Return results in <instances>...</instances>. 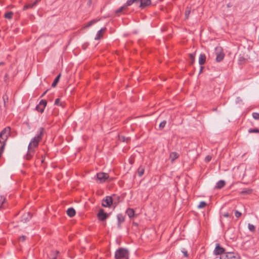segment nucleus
<instances>
[{"mask_svg":"<svg viewBox=\"0 0 259 259\" xmlns=\"http://www.w3.org/2000/svg\"><path fill=\"white\" fill-rule=\"evenodd\" d=\"M44 131V128L40 127L39 134L34 137L28 145V151L25 157L26 159L29 160L33 156L35 151L34 148L37 147L39 142L41 141Z\"/></svg>","mask_w":259,"mask_h":259,"instance_id":"nucleus-1","label":"nucleus"},{"mask_svg":"<svg viewBox=\"0 0 259 259\" xmlns=\"http://www.w3.org/2000/svg\"><path fill=\"white\" fill-rule=\"evenodd\" d=\"M116 259H128V251L123 248L117 250L115 253Z\"/></svg>","mask_w":259,"mask_h":259,"instance_id":"nucleus-2","label":"nucleus"},{"mask_svg":"<svg viewBox=\"0 0 259 259\" xmlns=\"http://www.w3.org/2000/svg\"><path fill=\"white\" fill-rule=\"evenodd\" d=\"M10 127L5 128L0 133V143L6 142L10 135Z\"/></svg>","mask_w":259,"mask_h":259,"instance_id":"nucleus-3","label":"nucleus"},{"mask_svg":"<svg viewBox=\"0 0 259 259\" xmlns=\"http://www.w3.org/2000/svg\"><path fill=\"white\" fill-rule=\"evenodd\" d=\"M220 259H240L239 256L233 252H227L222 255Z\"/></svg>","mask_w":259,"mask_h":259,"instance_id":"nucleus-4","label":"nucleus"},{"mask_svg":"<svg viewBox=\"0 0 259 259\" xmlns=\"http://www.w3.org/2000/svg\"><path fill=\"white\" fill-rule=\"evenodd\" d=\"M216 61L218 62L222 61L224 58V54L221 47L215 48Z\"/></svg>","mask_w":259,"mask_h":259,"instance_id":"nucleus-5","label":"nucleus"},{"mask_svg":"<svg viewBox=\"0 0 259 259\" xmlns=\"http://www.w3.org/2000/svg\"><path fill=\"white\" fill-rule=\"evenodd\" d=\"M113 203V199L111 196H106L105 199H103L102 202V205L103 207H109Z\"/></svg>","mask_w":259,"mask_h":259,"instance_id":"nucleus-6","label":"nucleus"},{"mask_svg":"<svg viewBox=\"0 0 259 259\" xmlns=\"http://www.w3.org/2000/svg\"><path fill=\"white\" fill-rule=\"evenodd\" d=\"M47 102L46 100H41L40 101L39 104L36 106L35 108L38 111L40 112V113H42L45 107L47 105Z\"/></svg>","mask_w":259,"mask_h":259,"instance_id":"nucleus-7","label":"nucleus"},{"mask_svg":"<svg viewBox=\"0 0 259 259\" xmlns=\"http://www.w3.org/2000/svg\"><path fill=\"white\" fill-rule=\"evenodd\" d=\"M225 253V249L222 247L219 244H217L214 250V254L215 255H220V257H221L222 255Z\"/></svg>","mask_w":259,"mask_h":259,"instance_id":"nucleus-8","label":"nucleus"},{"mask_svg":"<svg viewBox=\"0 0 259 259\" xmlns=\"http://www.w3.org/2000/svg\"><path fill=\"white\" fill-rule=\"evenodd\" d=\"M109 216V214L104 212V209H100L97 214L98 219L101 221H105Z\"/></svg>","mask_w":259,"mask_h":259,"instance_id":"nucleus-9","label":"nucleus"},{"mask_svg":"<svg viewBox=\"0 0 259 259\" xmlns=\"http://www.w3.org/2000/svg\"><path fill=\"white\" fill-rule=\"evenodd\" d=\"M97 177L98 180H100L101 183H103L109 178L108 174L104 172H100L97 174Z\"/></svg>","mask_w":259,"mask_h":259,"instance_id":"nucleus-10","label":"nucleus"},{"mask_svg":"<svg viewBox=\"0 0 259 259\" xmlns=\"http://www.w3.org/2000/svg\"><path fill=\"white\" fill-rule=\"evenodd\" d=\"M140 7L141 8H144L146 7L150 6L151 4V0H140Z\"/></svg>","mask_w":259,"mask_h":259,"instance_id":"nucleus-11","label":"nucleus"},{"mask_svg":"<svg viewBox=\"0 0 259 259\" xmlns=\"http://www.w3.org/2000/svg\"><path fill=\"white\" fill-rule=\"evenodd\" d=\"M32 215L30 212L25 213L22 217L21 221L23 222H26L31 218Z\"/></svg>","mask_w":259,"mask_h":259,"instance_id":"nucleus-12","label":"nucleus"},{"mask_svg":"<svg viewBox=\"0 0 259 259\" xmlns=\"http://www.w3.org/2000/svg\"><path fill=\"white\" fill-rule=\"evenodd\" d=\"M206 56L204 54H201L199 57V64L203 65L205 63Z\"/></svg>","mask_w":259,"mask_h":259,"instance_id":"nucleus-13","label":"nucleus"},{"mask_svg":"<svg viewBox=\"0 0 259 259\" xmlns=\"http://www.w3.org/2000/svg\"><path fill=\"white\" fill-rule=\"evenodd\" d=\"M179 156V154L176 152H172L170 153L169 159L171 162H173L176 159L178 158Z\"/></svg>","mask_w":259,"mask_h":259,"instance_id":"nucleus-14","label":"nucleus"},{"mask_svg":"<svg viewBox=\"0 0 259 259\" xmlns=\"http://www.w3.org/2000/svg\"><path fill=\"white\" fill-rule=\"evenodd\" d=\"M106 30V28H102L100 30H99L95 37V39L98 40L100 39L102 37V32H104Z\"/></svg>","mask_w":259,"mask_h":259,"instance_id":"nucleus-15","label":"nucleus"},{"mask_svg":"<svg viewBox=\"0 0 259 259\" xmlns=\"http://www.w3.org/2000/svg\"><path fill=\"white\" fill-rule=\"evenodd\" d=\"M75 213L76 212L75 209L72 207L68 208L67 210V214L70 217H74L75 214Z\"/></svg>","mask_w":259,"mask_h":259,"instance_id":"nucleus-16","label":"nucleus"},{"mask_svg":"<svg viewBox=\"0 0 259 259\" xmlns=\"http://www.w3.org/2000/svg\"><path fill=\"white\" fill-rule=\"evenodd\" d=\"M225 184H226V182L225 181L220 180L217 183V185H216L215 188L220 189L222 188L223 187H224V186L225 185Z\"/></svg>","mask_w":259,"mask_h":259,"instance_id":"nucleus-17","label":"nucleus"},{"mask_svg":"<svg viewBox=\"0 0 259 259\" xmlns=\"http://www.w3.org/2000/svg\"><path fill=\"white\" fill-rule=\"evenodd\" d=\"M118 220V227H120V224L124 221V218L121 214H118L117 215Z\"/></svg>","mask_w":259,"mask_h":259,"instance_id":"nucleus-18","label":"nucleus"},{"mask_svg":"<svg viewBox=\"0 0 259 259\" xmlns=\"http://www.w3.org/2000/svg\"><path fill=\"white\" fill-rule=\"evenodd\" d=\"M126 213L130 218H133L135 215L134 210L132 208H128L126 211Z\"/></svg>","mask_w":259,"mask_h":259,"instance_id":"nucleus-19","label":"nucleus"},{"mask_svg":"<svg viewBox=\"0 0 259 259\" xmlns=\"http://www.w3.org/2000/svg\"><path fill=\"white\" fill-rule=\"evenodd\" d=\"M140 0H127L126 3V6H130L133 4H138L140 3Z\"/></svg>","mask_w":259,"mask_h":259,"instance_id":"nucleus-20","label":"nucleus"},{"mask_svg":"<svg viewBox=\"0 0 259 259\" xmlns=\"http://www.w3.org/2000/svg\"><path fill=\"white\" fill-rule=\"evenodd\" d=\"M36 4H37V3H35V1H34L33 2H32L31 3H29V4H27V5H26L24 7L23 9L24 10H26L27 9L32 8L33 7H34L35 6H36Z\"/></svg>","mask_w":259,"mask_h":259,"instance_id":"nucleus-21","label":"nucleus"},{"mask_svg":"<svg viewBox=\"0 0 259 259\" xmlns=\"http://www.w3.org/2000/svg\"><path fill=\"white\" fill-rule=\"evenodd\" d=\"M118 140L123 142L127 143L130 140V138L128 137L126 138L123 136H118Z\"/></svg>","mask_w":259,"mask_h":259,"instance_id":"nucleus-22","label":"nucleus"},{"mask_svg":"<svg viewBox=\"0 0 259 259\" xmlns=\"http://www.w3.org/2000/svg\"><path fill=\"white\" fill-rule=\"evenodd\" d=\"M59 253L58 251H52L51 254H50V256L49 259H56L57 255Z\"/></svg>","mask_w":259,"mask_h":259,"instance_id":"nucleus-23","label":"nucleus"},{"mask_svg":"<svg viewBox=\"0 0 259 259\" xmlns=\"http://www.w3.org/2000/svg\"><path fill=\"white\" fill-rule=\"evenodd\" d=\"M60 76H61V74H58L57 76V77L55 78V79H54L53 82L52 84V87L54 88V87H55L56 86V85L57 84L58 82L59 81V79H60Z\"/></svg>","mask_w":259,"mask_h":259,"instance_id":"nucleus-24","label":"nucleus"},{"mask_svg":"<svg viewBox=\"0 0 259 259\" xmlns=\"http://www.w3.org/2000/svg\"><path fill=\"white\" fill-rule=\"evenodd\" d=\"M144 168L143 166H140L137 170V174L139 177H141L144 173Z\"/></svg>","mask_w":259,"mask_h":259,"instance_id":"nucleus-25","label":"nucleus"},{"mask_svg":"<svg viewBox=\"0 0 259 259\" xmlns=\"http://www.w3.org/2000/svg\"><path fill=\"white\" fill-rule=\"evenodd\" d=\"M252 190L251 189H245L241 192L242 194H250L252 193Z\"/></svg>","mask_w":259,"mask_h":259,"instance_id":"nucleus-26","label":"nucleus"},{"mask_svg":"<svg viewBox=\"0 0 259 259\" xmlns=\"http://www.w3.org/2000/svg\"><path fill=\"white\" fill-rule=\"evenodd\" d=\"M195 53L189 54V58L190 59V63L191 64H193L195 61Z\"/></svg>","mask_w":259,"mask_h":259,"instance_id":"nucleus-27","label":"nucleus"},{"mask_svg":"<svg viewBox=\"0 0 259 259\" xmlns=\"http://www.w3.org/2000/svg\"><path fill=\"white\" fill-rule=\"evenodd\" d=\"M13 15V13L12 12H8L5 14V17L8 19H11Z\"/></svg>","mask_w":259,"mask_h":259,"instance_id":"nucleus-28","label":"nucleus"},{"mask_svg":"<svg viewBox=\"0 0 259 259\" xmlns=\"http://www.w3.org/2000/svg\"><path fill=\"white\" fill-rule=\"evenodd\" d=\"M98 21H99V20H97V19H94V20H92V21H91L90 22H89L88 23V24L85 26V28H88L89 27H90L91 26H92L93 24L96 23Z\"/></svg>","mask_w":259,"mask_h":259,"instance_id":"nucleus-29","label":"nucleus"},{"mask_svg":"<svg viewBox=\"0 0 259 259\" xmlns=\"http://www.w3.org/2000/svg\"><path fill=\"white\" fill-rule=\"evenodd\" d=\"M248 229L251 231V232H254L255 230V226L252 225V224H248Z\"/></svg>","mask_w":259,"mask_h":259,"instance_id":"nucleus-30","label":"nucleus"},{"mask_svg":"<svg viewBox=\"0 0 259 259\" xmlns=\"http://www.w3.org/2000/svg\"><path fill=\"white\" fill-rule=\"evenodd\" d=\"M207 204L205 201H201L198 206L199 208H204L206 206Z\"/></svg>","mask_w":259,"mask_h":259,"instance_id":"nucleus-31","label":"nucleus"},{"mask_svg":"<svg viewBox=\"0 0 259 259\" xmlns=\"http://www.w3.org/2000/svg\"><path fill=\"white\" fill-rule=\"evenodd\" d=\"M190 13H191L190 9L189 8H187L186 11H185V18L186 19L188 18L189 15L190 14Z\"/></svg>","mask_w":259,"mask_h":259,"instance_id":"nucleus-32","label":"nucleus"},{"mask_svg":"<svg viewBox=\"0 0 259 259\" xmlns=\"http://www.w3.org/2000/svg\"><path fill=\"white\" fill-rule=\"evenodd\" d=\"M5 198L3 196L0 195V208L3 206V204L4 203L5 201Z\"/></svg>","mask_w":259,"mask_h":259,"instance_id":"nucleus-33","label":"nucleus"},{"mask_svg":"<svg viewBox=\"0 0 259 259\" xmlns=\"http://www.w3.org/2000/svg\"><path fill=\"white\" fill-rule=\"evenodd\" d=\"M166 123V120H163V121H162V122L159 124V128L160 130L163 129V128L164 127V126H165Z\"/></svg>","mask_w":259,"mask_h":259,"instance_id":"nucleus-34","label":"nucleus"},{"mask_svg":"<svg viewBox=\"0 0 259 259\" xmlns=\"http://www.w3.org/2000/svg\"><path fill=\"white\" fill-rule=\"evenodd\" d=\"M2 145V146L1 147V149H0V157H1L3 152H4V149H5V142H4V143H1Z\"/></svg>","mask_w":259,"mask_h":259,"instance_id":"nucleus-35","label":"nucleus"},{"mask_svg":"<svg viewBox=\"0 0 259 259\" xmlns=\"http://www.w3.org/2000/svg\"><path fill=\"white\" fill-rule=\"evenodd\" d=\"M253 118L254 119L258 120L259 119V113L257 112H253L252 114Z\"/></svg>","mask_w":259,"mask_h":259,"instance_id":"nucleus-36","label":"nucleus"},{"mask_svg":"<svg viewBox=\"0 0 259 259\" xmlns=\"http://www.w3.org/2000/svg\"><path fill=\"white\" fill-rule=\"evenodd\" d=\"M245 59L243 56H239L238 58V62L240 64H242L244 62Z\"/></svg>","mask_w":259,"mask_h":259,"instance_id":"nucleus-37","label":"nucleus"},{"mask_svg":"<svg viewBox=\"0 0 259 259\" xmlns=\"http://www.w3.org/2000/svg\"><path fill=\"white\" fill-rule=\"evenodd\" d=\"M248 132L250 133H259V130L257 128L249 129Z\"/></svg>","mask_w":259,"mask_h":259,"instance_id":"nucleus-38","label":"nucleus"},{"mask_svg":"<svg viewBox=\"0 0 259 259\" xmlns=\"http://www.w3.org/2000/svg\"><path fill=\"white\" fill-rule=\"evenodd\" d=\"M127 6H126V4H125L124 6L120 7V8H119L118 9H117L116 11V13H119L121 12L122 11V10L125 8Z\"/></svg>","mask_w":259,"mask_h":259,"instance_id":"nucleus-39","label":"nucleus"},{"mask_svg":"<svg viewBox=\"0 0 259 259\" xmlns=\"http://www.w3.org/2000/svg\"><path fill=\"white\" fill-rule=\"evenodd\" d=\"M3 99L4 100V105L5 106L6 101H8V96L5 94L3 96Z\"/></svg>","mask_w":259,"mask_h":259,"instance_id":"nucleus-40","label":"nucleus"},{"mask_svg":"<svg viewBox=\"0 0 259 259\" xmlns=\"http://www.w3.org/2000/svg\"><path fill=\"white\" fill-rule=\"evenodd\" d=\"M235 215L236 218H239L241 215V213L238 210H235Z\"/></svg>","mask_w":259,"mask_h":259,"instance_id":"nucleus-41","label":"nucleus"},{"mask_svg":"<svg viewBox=\"0 0 259 259\" xmlns=\"http://www.w3.org/2000/svg\"><path fill=\"white\" fill-rule=\"evenodd\" d=\"M211 159V157L210 156H207L205 158V160L206 162H209V161H210V160Z\"/></svg>","mask_w":259,"mask_h":259,"instance_id":"nucleus-42","label":"nucleus"},{"mask_svg":"<svg viewBox=\"0 0 259 259\" xmlns=\"http://www.w3.org/2000/svg\"><path fill=\"white\" fill-rule=\"evenodd\" d=\"M55 104L56 105H61V104L60 103V99H57L55 100Z\"/></svg>","mask_w":259,"mask_h":259,"instance_id":"nucleus-43","label":"nucleus"},{"mask_svg":"<svg viewBox=\"0 0 259 259\" xmlns=\"http://www.w3.org/2000/svg\"><path fill=\"white\" fill-rule=\"evenodd\" d=\"M25 238H26L25 236L23 235V236L20 237L19 241H24L25 240Z\"/></svg>","mask_w":259,"mask_h":259,"instance_id":"nucleus-44","label":"nucleus"},{"mask_svg":"<svg viewBox=\"0 0 259 259\" xmlns=\"http://www.w3.org/2000/svg\"><path fill=\"white\" fill-rule=\"evenodd\" d=\"M223 216L226 218L231 217V215H230L228 212L225 213L223 214Z\"/></svg>","mask_w":259,"mask_h":259,"instance_id":"nucleus-45","label":"nucleus"},{"mask_svg":"<svg viewBox=\"0 0 259 259\" xmlns=\"http://www.w3.org/2000/svg\"><path fill=\"white\" fill-rule=\"evenodd\" d=\"M182 252L183 253L185 256L187 257L188 256L187 251L186 250L182 251Z\"/></svg>","mask_w":259,"mask_h":259,"instance_id":"nucleus-46","label":"nucleus"},{"mask_svg":"<svg viewBox=\"0 0 259 259\" xmlns=\"http://www.w3.org/2000/svg\"><path fill=\"white\" fill-rule=\"evenodd\" d=\"M232 6V4H231V3H228V4L227 5V7L228 8H230V7H231Z\"/></svg>","mask_w":259,"mask_h":259,"instance_id":"nucleus-47","label":"nucleus"},{"mask_svg":"<svg viewBox=\"0 0 259 259\" xmlns=\"http://www.w3.org/2000/svg\"><path fill=\"white\" fill-rule=\"evenodd\" d=\"M203 68V67L202 66H201V67H200V72H202Z\"/></svg>","mask_w":259,"mask_h":259,"instance_id":"nucleus-48","label":"nucleus"},{"mask_svg":"<svg viewBox=\"0 0 259 259\" xmlns=\"http://www.w3.org/2000/svg\"><path fill=\"white\" fill-rule=\"evenodd\" d=\"M34 1H35V3L37 4V3L39 2V1H40V0H35Z\"/></svg>","mask_w":259,"mask_h":259,"instance_id":"nucleus-49","label":"nucleus"},{"mask_svg":"<svg viewBox=\"0 0 259 259\" xmlns=\"http://www.w3.org/2000/svg\"><path fill=\"white\" fill-rule=\"evenodd\" d=\"M4 64H5V63L4 62H0V66L4 65Z\"/></svg>","mask_w":259,"mask_h":259,"instance_id":"nucleus-50","label":"nucleus"},{"mask_svg":"<svg viewBox=\"0 0 259 259\" xmlns=\"http://www.w3.org/2000/svg\"><path fill=\"white\" fill-rule=\"evenodd\" d=\"M47 91H48V90H47V91H46V92H45V93L42 95L41 97H42V96H44V95L46 94V93L47 92Z\"/></svg>","mask_w":259,"mask_h":259,"instance_id":"nucleus-51","label":"nucleus"},{"mask_svg":"<svg viewBox=\"0 0 259 259\" xmlns=\"http://www.w3.org/2000/svg\"><path fill=\"white\" fill-rule=\"evenodd\" d=\"M8 77V74H5V79H6V78Z\"/></svg>","mask_w":259,"mask_h":259,"instance_id":"nucleus-52","label":"nucleus"}]
</instances>
